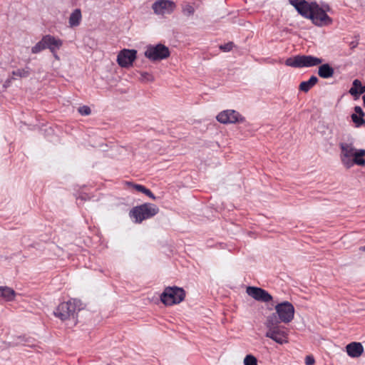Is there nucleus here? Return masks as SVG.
<instances>
[{"instance_id": "37", "label": "nucleus", "mask_w": 365, "mask_h": 365, "mask_svg": "<svg viewBox=\"0 0 365 365\" xmlns=\"http://www.w3.org/2000/svg\"><path fill=\"white\" fill-rule=\"evenodd\" d=\"M354 111H355V113L354 114H359V115H361V116H364V115H365L362 108L359 106H356L354 107Z\"/></svg>"}, {"instance_id": "20", "label": "nucleus", "mask_w": 365, "mask_h": 365, "mask_svg": "<svg viewBox=\"0 0 365 365\" xmlns=\"http://www.w3.org/2000/svg\"><path fill=\"white\" fill-rule=\"evenodd\" d=\"M340 148L342 153L341 157L351 158L356 150L351 144L348 143H341Z\"/></svg>"}, {"instance_id": "31", "label": "nucleus", "mask_w": 365, "mask_h": 365, "mask_svg": "<svg viewBox=\"0 0 365 365\" xmlns=\"http://www.w3.org/2000/svg\"><path fill=\"white\" fill-rule=\"evenodd\" d=\"M234 46H235L234 43L232 41H230L223 45H220V49L224 52H229L233 48Z\"/></svg>"}, {"instance_id": "33", "label": "nucleus", "mask_w": 365, "mask_h": 365, "mask_svg": "<svg viewBox=\"0 0 365 365\" xmlns=\"http://www.w3.org/2000/svg\"><path fill=\"white\" fill-rule=\"evenodd\" d=\"M140 76H141V78L143 80H146L148 81H153V76L148 72H143V73H141Z\"/></svg>"}, {"instance_id": "3", "label": "nucleus", "mask_w": 365, "mask_h": 365, "mask_svg": "<svg viewBox=\"0 0 365 365\" xmlns=\"http://www.w3.org/2000/svg\"><path fill=\"white\" fill-rule=\"evenodd\" d=\"M159 208L154 204L145 202L130 210L129 216L135 223H141L157 215Z\"/></svg>"}, {"instance_id": "11", "label": "nucleus", "mask_w": 365, "mask_h": 365, "mask_svg": "<svg viewBox=\"0 0 365 365\" xmlns=\"http://www.w3.org/2000/svg\"><path fill=\"white\" fill-rule=\"evenodd\" d=\"M137 51L135 49H123L117 56L118 65L123 68L131 66L136 58Z\"/></svg>"}, {"instance_id": "2", "label": "nucleus", "mask_w": 365, "mask_h": 365, "mask_svg": "<svg viewBox=\"0 0 365 365\" xmlns=\"http://www.w3.org/2000/svg\"><path fill=\"white\" fill-rule=\"evenodd\" d=\"M83 309V303L77 299H71L58 304L53 311L54 315L62 321L69 318L75 319L77 312Z\"/></svg>"}, {"instance_id": "9", "label": "nucleus", "mask_w": 365, "mask_h": 365, "mask_svg": "<svg viewBox=\"0 0 365 365\" xmlns=\"http://www.w3.org/2000/svg\"><path fill=\"white\" fill-rule=\"evenodd\" d=\"M289 4L293 6L297 12L306 19H310L313 15L314 5L315 1L308 2L306 0H289Z\"/></svg>"}, {"instance_id": "34", "label": "nucleus", "mask_w": 365, "mask_h": 365, "mask_svg": "<svg viewBox=\"0 0 365 365\" xmlns=\"http://www.w3.org/2000/svg\"><path fill=\"white\" fill-rule=\"evenodd\" d=\"M315 363V359L312 355H308L305 358L306 365H313Z\"/></svg>"}, {"instance_id": "10", "label": "nucleus", "mask_w": 365, "mask_h": 365, "mask_svg": "<svg viewBox=\"0 0 365 365\" xmlns=\"http://www.w3.org/2000/svg\"><path fill=\"white\" fill-rule=\"evenodd\" d=\"M217 121L223 124L245 122V118L235 110H226L220 112L216 117Z\"/></svg>"}, {"instance_id": "38", "label": "nucleus", "mask_w": 365, "mask_h": 365, "mask_svg": "<svg viewBox=\"0 0 365 365\" xmlns=\"http://www.w3.org/2000/svg\"><path fill=\"white\" fill-rule=\"evenodd\" d=\"M0 300H2V287H0Z\"/></svg>"}, {"instance_id": "6", "label": "nucleus", "mask_w": 365, "mask_h": 365, "mask_svg": "<svg viewBox=\"0 0 365 365\" xmlns=\"http://www.w3.org/2000/svg\"><path fill=\"white\" fill-rule=\"evenodd\" d=\"M275 314L277 323H289L294 316V307L292 303L285 301L275 306Z\"/></svg>"}, {"instance_id": "23", "label": "nucleus", "mask_w": 365, "mask_h": 365, "mask_svg": "<svg viewBox=\"0 0 365 365\" xmlns=\"http://www.w3.org/2000/svg\"><path fill=\"white\" fill-rule=\"evenodd\" d=\"M19 343H21L24 346H31V347L36 346V341L34 338L28 337L26 336H21L19 337Z\"/></svg>"}, {"instance_id": "27", "label": "nucleus", "mask_w": 365, "mask_h": 365, "mask_svg": "<svg viewBox=\"0 0 365 365\" xmlns=\"http://www.w3.org/2000/svg\"><path fill=\"white\" fill-rule=\"evenodd\" d=\"M182 14L186 16H192L195 13V8L190 4H185L182 8Z\"/></svg>"}, {"instance_id": "19", "label": "nucleus", "mask_w": 365, "mask_h": 365, "mask_svg": "<svg viewBox=\"0 0 365 365\" xmlns=\"http://www.w3.org/2000/svg\"><path fill=\"white\" fill-rule=\"evenodd\" d=\"M127 184L132 187L133 188H134L135 190L138 191V192H140L143 194H145V195H147L148 197H149L150 198L153 199V200H155L156 199V197L155 196V195L151 192L150 190L148 189L147 187H145L144 185H140V184H135V183H133V182H127Z\"/></svg>"}, {"instance_id": "22", "label": "nucleus", "mask_w": 365, "mask_h": 365, "mask_svg": "<svg viewBox=\"0 0 365 365\" xmlns=\"http://www.w3.org/2000/svg\"><path fill=\"white\" fill-rule=\"evenodd\" d=\"M15 292L8 287H2V300L11 301L14 298Z\"/></svg>"}, {"instance_id": "14", "label": "nucleus", "mask_w": 365, "mask_h": 365, "mask_svg": "<svg viewBox=\"0 0 365 365\" xmlns=\"http://www.w3.org/2000/svg\"><path fill=\"white\" fill-rule=\"evenodd\" d=\"M43 37L46 49H48L56 58H58L56 51L62 46L63 41L50 34H46Z\"/></svg>"}, {"instance_id": "36", "label": "nucleus", "mask_w": 365, "mask_h": 365, "mask_svg": "<svg viewBox=\"0 0 365 365\" xmlns=\"http://www.w3.org/2000/svg\"><path fill=\"white\" fill-rule=\"evenodd\" d=\"M351 49H354L359 45V39L355 36V39L349 43Z\"/></svg>"}, {"instance_id": "32", "label": "nucleus", "mask_w": 365, "mask_h": 365, "mask_svg": "<svg viewBox=\"0 0 365 365\" xmlns=\"http://www.w3.org/2000/svg\"><path fill=\"white\" fill-rule=\"evenodd\" d=\"M341 160L344 165L348 168L351 167L354 164H355L354 163V160H351L350 158L341 157Z\"/></svg>"}, {"instance_id": "30", "label": "nucleus", "mask_w": 365, "mask_h": 365, "mask_svg": "<svg viewBox=\"0 0 365 365\" xmlns=\"http://www.w3.org/2000/svg\"><path fill=\"white\" fill-rule=\"evenodd\" d=\"M78 112L81 115H88L91 113V110L89 106H80L78 108Z\"/></svg>"}, {"instance_id": "24", "label": "nucleus", "mask_w": 365, "mask_h": 365, "mask_svg": "<svg viewBox=\"0 0 365 365\" xmlns=\"http://www.w3.org/2000/svg\"><path fill=\"white\" fill-rule=\"evenodd\" d=\"M45 49L46 47L45 43H43V37H42V38L31 48V53L36 54Z\"/></svg>"}, {"instance_id": "5", "label": "nucleus", "mask_w": 365, "mask_h": 365, "mask_svg": "<svg viewBox=\"0 0 365 365\" xmlns=\"http://www.w3.org/2000/svg\"><path fill=\"white\" fill-rule=\"evenodd\" d=\"M185 297V292L182 288L176 286L167 287L160 294V301L165 306H172L180 303Z\"/></svg>"}, {"instance_id": "17", "label": "nucleus", "mask_w": 365, "mask_h": 365, "mask_svg": "<svg viewBox=\"0 0 365 365\" xmlns=\"http://www.w3.org/2000/svg\"><path fill=\"white\" fill-rule=\"evenodd\" d=\"M82 20V14L80 9H75L70 14L68 19L69 26L71 28L77 27L80 25Z\"/></svg>"}, {"instance_id": "29", "label": "nucleus", "mask_w": 365, "mask_h": 365, "mask_svg": "<svg viewBox=\"0 0 365 365\" xmlns=\"http://www.w3.org/2000/svg\"><path fill=\"white\" fill-rule=\"evenodd\" d=\"M349 93L353 96L354 97H355V99L358 98L359 96L361 95V94H363L365 93V85H362L361 83V87H359V90H349Z\"/></svg>"}, {"instance_id": "18", "label": "nucleus", "mask_w": 365, "mask_h": 365, "mask_svg": "<svg viewBox=\"0 0 365 365\" xmlns=\"http://www.w3.org/2000/svg\"><path fill=\"white\" fill-rule=\"evenodd\" d=\"M318 78L316 76H312L307 81H302L299 84V90L305 93L308 92L317 83Z\"/></svg>"}, {"instance_id": "35", "label": "nucleus", "mask_w": 365, "mask_h": 365, "mask_svg": "<svg viewBox=\"0 0 365 365\" xmlns=\"http://www.w3.org/2000/svg\"><path fill=\"white\" fill-rule=\"evenodd\" d=\"M359 87H361V81L355 79L353 81L352 87L349 90H359Z\"/></svg>"}, {"instance_id": "15", "label": "nucleus", "mask_w": 365, "mask_h": 365, "mask_svg": "<svg viewBox=\"0 0 365 365\" xmlns=\"http://www.w3.org/2000/svg\"><path fill=\"white\" fill-rule=\"evenodd\" d=\"M346 351L348 354L351 358H358L364 352V347L360 342H351L346 346Z\"/></svg>"}, {"instance_id": "13", "label": "nucleus", "mask_w": 365, "mask_h": 365, "mask_svg": "<svg viewBox=\"0 0 365 365\" xmlns=\"http://www.w3.org/2000/svg\"><path fill=\"white\" fill-rule=\"evenodd\" d=\"M247 294L258 302H269L272 300V296L265 289L257 287H247Z\"/></svg>"}, {"instance_id": "21", "label": "nucleus", "mask_w": 365, "mask_h": 365, "mask_svg": "<svg viewBox=\"0 0 365 365\" xmlns=\"http://www.w3.org/2000/svg\"><path fill=\"white\" fill-rule=\"evenodd\" d=\"M365 155V150L359 149L356 150L354 155L352 156L354 163L357 165L364 166L365 165V160L364 158Z\"/></svg>"}, {"instance_id": "40", "label": "nucleus", "mask_w": 365, "mask_h": 365, "mask_svg": "<svg viewBox=\"0 0 365 365\" xmlns=\"http://www.w3.org/2000/svg\"><path fill=\"white\" fill-rule=\"evenodd\" d=\"M361 250L365 251V245L364 247H361Z\"/></svg>"}, {"instance_id": "7", "label": "nucleus", "mask_w": 365, "mask_h": 365, "mask_svg": "<svg viewBox=\"0 0 365 365\" xmlns=\"http://www.w3.org/2000/svg\"><path fill=\"white\" fill-rule=\"evenodd\" d=\"M170 54L168 47L162 43L148 45L145 51V56L153 62L165 59L170 56Z\"/></svg>"}, {"instance_id": "4", "label": "nucleus", "mask_w": 365, "mask_h": 365, "mask_svg": "<svg viewBox=\"0 0 365 365\" xmlns=\"http://www.w3.org/2000/svg\"><path fill=\"white\" fill-rule=\"evenodd\" d=\"M323 59L312 55H296L286 59L285 65L292 68H310L320 65Z\"/></svg>"}, {"instance_id": "12", "label": "nucleus", "mask_w": 365, "mask_h": 365, "mask_svg": "<svg viewBox=\"0 0 365 365\" xmlns=\"http://www.w3.org/2000/svg\"><path fill=\"white\" fill-rule=\"evenodd\" d=\"M175 3L170 0H158L152 5V9L156 14H170L175 9Z\"/></svg>"}, {"instance_id": "26", "label": "nucleus", "mask_w": 365, "mask_h": 365, "mask_svg": "<svg viewBox=\"0 0 365 365\" xmlns=\"http://www.w3.org/2000/svg\"><path fill=\"white\" fill-rule=\"evenodd\" d=\"M364 116L359 115V114L352 113L351 115L352 121L355 123L356 127L359 128L365 124Z\"/></svg>"}, {"instance_id": "25", "label": "nucleus", "mask_w": 365, "mask_h": 365, "mask_svg": "<svg viewBox=\"0 0 365 365\" xmlns=\"http://www.w3.org/2000/svg\"><path fill=\"white\" fill-rule=\"evenodd\" d=\"M12 74L15 76H18L20 78L27 77L30 74V68L29 67H26L24 68H19L12 72Z\"/></svg>"}, {"instance_id": "8", "label": "nucleus", "mask_w": 365, "mask_h": 365, "mask_svg": "<svg viewBox=\"0 0 365 365\" xmlns=\"http://www.w3.org/2000/svg\"><path fill=\"white\" fill-rule=\"evenodd\" d=\"M313 15L309 19L312 20V23L317 26H324L331 24L332 19L328 16L326 11L321 8L316 2L313 4Z\"/></svg>"}, {"instance_id": "1", "label": "nucleus", "mask_w": 365, "mask_h": 365, "mask_svg": "<svg viewBox=\"0 0 365 365\" xmlns=\"http://www.w3.org/2000/svg\"><path fill=\"white\" fill-rule=\"evenodd\" d=\"M277 323L275 314L267 317L265 326L267 329L265 336L274 341L276 343L283 344L288 341V334L283 327Z\"/></svg>"}, {"instance_id": "28", "label": "nucleus", "mask_w": 365, "mask_h": 365, "mask_svg": "<svg viewBox=\"0 0 365 365\" xmlns=\"http://www.w3.org/2000/svg\"><path fill=\"white\" fill-rule=\"evenodd\" d=\"M244 365H257V359L255 356L247 354L244 359Z\"/></svg>"}, {"instance_id": "39", "label": "nucleus", "mask_w": 365, "mask_h": 365, "mask_svg": "<svg viewBox=\"0 0 365 365\" xmlns=\"http://www.w3.org/2000/svg\"><path fill=\"white\" fill-rule=\"evenodd\" d=\"M362 98H363L364 106L365 107V95L363 96Z\"/></svg>"}, {"instance_id": "16", "label": "nucleus", "mask_w": 365, "mask_h": 365, "mask_svg": "<svg viewBox=\"0 0 365 365\" xmlns=\"http://www.w3.org/2000/svg\"><path fill=\"white\" fill-rule=\"evenodd\" d=\"M318 75L322 78H332L334 75V69L329 63H322L318 68Z\"/></svg>"}]
</instances>
